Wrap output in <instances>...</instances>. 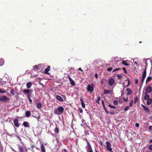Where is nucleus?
I'll use <instances>...</instances> for the list:
<instances>
[{
    "mask_svg": "<svg viewBox=\"0 0 152 152\" xmlns=\"http://www.w3.org/2000/svg\"><path fill=\"white\" fill-rule=\"evenodd\" d=\"M64 110V108L62 106H59L57 108L54 110V113L55 114L60 115L63 113Z\"/></svg>",
    "mask_w": 152,
    "mask_h": 152,
    "instance_id": "1",
    "label": "nucleus"
},
{
    "mask_svg": "<svg viewBox=\"0 0 152 152\" xmlns=\"http://www.w3.org/2000/svg\"><path fill=\"white\" fill-rule=\"evenodd\" d=\"M87 90L88 91H89L91 93L94 91V88L93 86L88 85L87 86Z\"/></svg>",
    "mask_w": 152,
    "mask_h": 152,
    "instance_id": "2",
    "label": "nucleus"
},
{
    "mask_svg": "<svg viewBox=\"0 0 152 152\" xmlns=\"http://www.w3.org/2000/svg\"><path fill=\"white\" fill-rule=\"evenodd\" d=\"M152 91V88L150 86H147L145 90V94L151 93Z\"/></svg>",
    "mask_w": 152,
    "mask_h": 152,
    "instance_id": "3",
    "label": "nucleus"
},
{
    "mask_svg": "<svg viewBox=\"0 0 152 152\" xmlns=\"http://www.w3.org/2000/svg\"><path fill=\"white\" fill-rule=\"evenodd\" d=\"M106 148L109 151H112V148L111 147V145L109 141H107L106 142Z\"/></svg>",
    "mask_w": 152,
    "mask_h": 152,
    "instance_id": "4",
    "label": "nucleus"
},
{
    "mask_svg": "<svg viewBox=\"0 0 152 152\" xmlns=\"http://www.w3.org/2000/svg\"><path fill=\"white\" fill-rule=\"evenodd\" d=\"M9 99V98L5 96H3L0 97V101H2L4 102H5Z\"/></svg>",
    "mask_w": 152,
    "mask_h": 152,
    "instance_id": "5",
    "label": "nucleus"
},
{
    "mask_svg": "<svg viewBox=\"0 0 152 152\" xmlns=\"http://www.w3.org/2000/svg\"><path fill=\"white\" fill-rule=\"evenodd\" d=\"M33 92L32 90L25 89L23 91V92L25 95H27L30 93Z\"/></svg>",
    "mask_w": 152,
    "mask_h": 152,
    "instance_id": "6",
    "label": "nucleus"
},
{
    "mask_svg": "<svg viewBox=\"0 0 152 152\" xmlns=\"http://www.w3.org/2000/svg\"><path fill=\"white\" fill-rule=\"evenodd\" d=\"M114 80L113 78H111L108 80V84L110 86H112L114 84Z\"/></svg>",
    "mask_w": 152,
    "mask_h": 152,
    "instance_id": "7",
    "label": "nucleus"
},
{
    "mask_svg": "<svg viewBox=\"0 0 152 152\" xmlns=\"http://www.w3.org/2000/svg\"><path fill=\"white\" fill-rule=\"evenodd\" d=\"M126 92L127 95H130L132 93V91L131 89L129 88H126Z\"/></svg>",
    "mask_w": 152,
    "mask_h": 152,
    "instance_id": "8",
    "label": "nucleus"
},
{
    "mask_svg": "<svg viewBox=\"0 0 152 152\" xmlns=\"http://www.w3.org/2000/svg\"><path fill=\"white\" fill-rule=\"evenodd\" d=\"M68 79L69 81L70 82V83L73 86H74L75 85V83L74 81L72 79V78L70 77V76L69 75L68 76Z\"/></svg>",
    "mask_w": 152,
    "mask_h": 152,
    "instance_id": "9",
    "label": "nucleus"
},
{
    "mask_svg": "<svg viewBox=\"0 0 152 152\" xmlns=\"http://www.w3.org/2000/svg\"><path fill=\"white\" fill-rule=\"evenodd\" d=\"M50 66H48V67L45 69L44 72L45 73L47 74H49V73L48 72L50 71Z\"/></svg>",
    "mask_w": 152,
    "mask_h": 152,
    "instance_id": "10",
    "label": "nucleus"
},
{
    "mask_svg": "<svg viewBox=\"0 0 152 152\" xmlns=\"http://www.w3.org/2000/svg\"><path fill=\"white\" fill-rule=\"evenodd\" d=\"M32 85V83L31 82H28L26 83V86L27 89H29L31 88Z\"/></svg>",
    "mask_w": 152,
    "mask_h": 152,
    "instance_id": "11",
    "label": "nucleus"
},
{
    "mask_svg": "<svg viewBox=\"0 0 152 152\" xmlns=\"http://www.w3.org/2000/svg\"><path fill=\"white\" fill-rule=\"evenodd\" d=\"M18 148L20 152H24V149L22 146H19ZM26 152H27V150L26 148Z\"/></svg>",
    "mask_w": 152,
    "mask_h": 152,
    "instance_id": "12",
    "label": "nucleus"
},
{
    "mask_svg": "<svg viewBox=\"0 0 152 152\" xmlns=\"http://www.w3.org/2000/svg\"><path fill=\"white\" fill-rule=\"evenodd\" d=\"M41 152H45L46 150L45 146L42 144L41 146Z\"/></svg>",
    "mask_w": 152,
    "mask_h": 152,
    "instance_id": "13",
    "label": "nucleus"
},
{
    "mask_svg": "<svg viewBox=\"0 0 152 152\" xmlns=\"http://www.w3.org/2000/svg\"><path fill=\"white\" fill-rule=\"evenodd\" d=\"M56 97L57 99L60 101H63V99L60 96L57 95L56 96Z\"/></svg>",
    "mask_w": 152,
    "mask_h": 152,
    "instance_id": "14",
    "label": "nucleus"
},
{
    "mask_svg": "<svg viewBox=\"0 0 152 152\" xmlns=\"http://www.w3.org/2000/svg\"><path fill=\"white\" fill-rule=\"evenodd\" d=\"M80 100L81 101L82 107L83 108H85V105L84 102V101L81 98L80 99Z\"/></svg>",
    "mask_w": 152,
    "mask_h": 152,
    "instance_id": "15",
    "label": "nucleus"
},
{
    "mask_svg": "<svg viewBox=\"0 0 152 152\" xmlns=\"http://www.w3.org/2000/svg\"><path fill=\"white\" fill-rule=\"evenodd\" d=\"M25 114L26 117H28L31 115V112L30 111H27L25 112Z\"/></svg>",
    "mask_w": 152,
    "mask_h": 152,
    "instance_id": "16",
    "label": "nucleus"
},
{
    "mask_svg": "<svg viewBox=\"0 0 152 152\" xmlns=\"http://www.w3.org/2000/svg\"><path fill=\"white\" fill-rule=\"evenodd\" d=\"M152 79V77H151L148 76V77L146 79V83H147L149 82Z\"/></svg>",
    "mask_w": 152,
    "mask_h": 152,
    "instance_id": "17",
    "label": "nucleus"
},
{
    "mask_svg": "<svg viewBox=\"0 0 152 152\" xmlns=\"http://www.w3.org/2000/svg\"><path fill=\"white\" fill-rule=\"evenodd\" d=\"M147 104L148 105H150L152 102V99H149L147 100Z\"/></svg>",
    "mask_w": 152,
    "mask_h": 152,
    "instance_id": "18",
    "label": "nucleus"
},
{
    "mask_svg": "<svg viewBox=\"0 0 152 152\" xmlns=\"http://www.w3.org/2000/svg\"><path fill=\"white\" fill-rule=\"evenodd\" d=\"M146 69H145L144 71L143 72V73L142 77L145 78L146 77Z\"/></svg>",
    "mask_w": 152,
    "mask_h": 152,
    "instance_id": "19",
    "label": "nucleus"
},
{
    "mask_svg": "<svg viewBox=\"0 0 152 152\" xmlns=\"http://www.w3.org/2000/svg\"><path fill=\"white\" fill-rule=\"evenodd\" d=\"M149 97V95L148 94H146V95L144 96V99L145 100H146L150 99Z\"/></svg>",
    "mask_w": 152,
    "mask_h": 152,
    "instance_id": "20",
    "label": "nucleus"
},
{
    "mask_svg": "<svg viewBox=\"0 0 152 152\" xmlns=\"http://www.w3.org/2000/svg\"><path fill=\"white\" fill-rule=\"evenodd\" d=\"M42 106V104L41 103H38L37 104V108H38L39 109H40L41 108Z\"/></svg>",
    "mask_w": 152,
    "mask_h": 152,
    "instance_id": "21",
    "label": "nucleus"
},
{
    "mask_svg": "<svg viewBox=\"0 0 152 152\" xmlns=\"http://www.w3.org/2000/svg\"><path fill=\"white\" fill-rule=\"evenodd\" d=\"M4 63V61L3 59L0 58V66H2Z\"/></svg>",
    "mask_w": 152,
    "mask_h": 152,
    "instance_id": "22",
    "label": "nucleus"
},
{
    "mask_svg": "<svg viewBox=\"0 0 152 152\" xmlns=\"http://www.w3.org/2000/svg\"><path fill=\"white\" fill-rule=\"evenodd\" d=\"M56 127L54 129V130L56 133H58L59 132V129L57 127V124H56Z\"/></svg>",
    "mask_w": 152,
    "mask_h": 152,
    "instance_id": "23",
    "label": "nucleus"
},
{
    "mask_svg": "<svg viewBox=\"0 0 152 152\" xmlns=\"http://www.w3.org/2000/svg\"><path fill=\"white\" fill-rule=\"evenodd\" d=\"M110 93V91L109 90H104V94H108Z\"/></svg>",
    "mask_w": 152,
    "mask_h": 152,
    "instance_id": "24",
    "label": "nucleus"
},
{
    "mask_svg": "<svg viewBox=\"0 0 152 152\" xmlns=\"http://www.w3.org/2000/svg\"><path fill=\"white\" fill-rule=\"evenodd\" d=\"M87 149H89L91 148V147L90 145L89 142L87 140Z\"/></svg>",
    "mask_w": 152,
    "mask_h": 152,
    "instance_id": "25",
    "label": "nucleus"
},
{
    "mask_svg": "<svg viewBox=\"0 0 152 152\" xmlns=\"http://www.w3.org/2000/svg\"><path fill=\"white\" fill-rule=\"evenodd\" d=\"M122 64L126 66H127L129 65V64L126 63L125 61H122Z\"/></svg>",
    "mask_w": 152,
    "mask_h": 152,
    "instance_id": "26",
    "label": "nucleus"
},
{
    "mask_svg": "<svg viewBox=\"0 0 152 152\" xmlns=\"http://www.w3.org/2000/svg\"><path fill=\"white\" fill-rule=\"evenodd\" d=\"M6 81H3L1 80L0 82V85H3L6 84Z\"/></svg>",
    "mask_w": 152,
    "mask_h": 152,
    "instance_id": "27",
    "label": "nucleus"
},
{
    "mask_svg": "<svg viewBox=\"0 0 152 152\" xmlns=\"http://www.w3.org/2000/svg\"><path fill=\"white\" fill-rule=\"evenodd\" d=\"M125 81H128V84L126 86V87H129L130 85V82L129 80V79H126Z\"/></svg>",
    "mask_w": 152,
    "mask_h": 152,
    "instance_id": "28",
    "label": "nucleus"
},
{
    "mask_svg": "<svg viewBox=\"0 0 152 152\" xmlns=\"http://www.w3.org/2000/svg\"><path fill=\"white\" fill-rule=\"evenodd\" d=\"M143 108H144V110L147 112H149V110L148 107L145 106L144 107H143Z\"/></svg>",
    "mask_w": 152,
    "mask_h": 152,
    "instance_id": "29",
    "label": "nucleus"
},
{
    "mask_svg": "<svg viewBox=\"0 0 152 152\" xmlns=\"http://www.w3.org/2000/svg\"><path fill=\"white\" fill-rule=\"evenodd\" d=\"M81 125L82 126L84 127V128H86V127H88L89 129H90V127L88 126L87 124H81Z\"/></svg>",
    "mask_w": 152,
    "mask_h": 152,
    "instance_id": "30",
    "label": "nucleus"
},
{
    "mask_svg": "<svg viewBox=\"0 0 152 152\" xmlns=\"http://www.w3.org/2000/svg\"><path fill=\"white\" fill-rule=\"evenodd\" d=\"M34 68L36 70H38L39 69V66L38 65H35L34 66Z\"/></svg>",
    "mask_w": 152,
    "mask_h": 152,
    "instance_id": "31",
    "label": "nucleus"
},
{
    "mask_svg": "<svg viewBox=\"0 0 152 152\" xmlns=\"http://www.w3.org/2000/svg\"><path fill=\"white\" fill-rule=\"evenodd\" d=\"M113 104L116 105H117L118 104V101L116 100H114L113 101Z\"/></svg>",
    "mask_w": 152,
    "mask_h": 152,
    "instance_id": "32",
    "label": "nucleus"
},
{
    "mask_svg": "<svg viewBox=\"0 0 152 152\" xmlns=\"http://www.w3.org/2000/svg\"><path fill=\"white\" fill-rule=\"evenodd\" d=\"M148 149L149 150H150L151 151H152V144L149 145L148 146Z\"/></svg>",
    "mask_w": 152,
    "mask_h": 152,
    "instance_id": "33",
    "label": "nucleus"
},
{
    "mask_svg": "<svg viewBox=\"0 0 152 152\" xmlns=\"http://www.w3.org/2000/svg\"><path fill=\"white\" fill-rule=\"evenodd\" d=\"M128 96H127L126 98H125L124 97L123 98L124 101L125 102H127L128 101Z\"/></svg>",
    "mask_w": 152,
    "mask_h": 152,
    "instance_id": "34",
    "label": "nucleus"
},
{
    "mask_svg": "<svg viewBox=\"0 0 152 152\" xmlns=\"http://www.w3.org/2000/svg\"><path fill=\"white\" fill-rule=\"evenodd\" d=\"M100 99H101V98H100V96H99L98 97L96 101V103H97L98 104H99V103H100L99 101L100 100Z\"/></svg>",
    "mask_w": 152,
    "mask_h": 152,
    "instance_id": "35",
    "label": "nucleus"
},
{
    "mask_svg": "<svg viewBox=\"0 0 152 152\" xmlns=\"http://www.w3.org/2000/svg\"><path fill=\"white\" fill-rule=\"evenodd\" d=\"M87 152H93L92 149V148L89 149H87Z\"/></svg>",
    "mask_w": 152,
    "mask_h": 152,
    "instance_id": "36",
    "label": "nucleus"
},
{
    "mask_svg": "<svg viewBox=\"0 0 152 152\" xmlns=\"http://www.w3.org/2000/svg\"><path fill=\"white\" fill-rule=\"evenodd\" d=\"M117 77L118 79H121V78L122 77V76L121 75H119V74L117 75Z\"/></svg>",
    "mask_w": 152,
    "mask_h": 152,
    "instance_id": "37",
    "label": "nucleus"
},
{
    "mask_svg": "<svg viewBox=\"0 0 152 152\" xmlns=\"http://www.w3.org/2000/svg\"><path fill=\"white\" fill-rule=\"evenodd\" d=\"M31 93H30L27 95V97L28 99L30 98L31 97Z\"/></svg>",
    "mask_w": 152,
    "mask_h": 152,
    "instance_id": "38",
    "label": "nucleus"
},
{
    "mask_svg": "<svg viewBox=\"0 0 152 152\" xmlns=\"http://www.w3.org/2000/svg\"><path fill=\"white\" fill-rule=\"evenodd\" d=\"M10 93L12 95H15L14 91L13 89H12L10 91Z\"/></svg>",
    "mask_w": 152,
    "mask_h": 152,
    "instance_id": "39",
    "label": "nucleus"
},
{
    "mask_svg": "<svg viewBox=\"0 0 152 152\" xmlns=\"http://www.w3.org/2000/svg\"><path fill=\"white\" fill-rule=\"evenodd\" d=\"M129 108L130 107L129 106H126V107L124 109V110L125 111H127L129 109Z\"/></svg>",
    "mask_w": 152,
    "mask_h": 152,
    "instance_id": "40",
    "label": "nucleus"
},
{
    "mask_svg": "<svg viewBox=\"0 0 152 152\" xmlns=\"http://www.w3.org/2000/svg\"><path fill=\"white\" fill-rule=\"evenodd\" d=\"M133 100H132L129 103V105L130 107H132L133 104Z\"/></svg>",
    "mask_w": 152,
    "mask_h": 152,
    "instance_id": "41",
    "label": "nucleus"
},
{
    "mask_svg": "<svg viewBox=\"0 0 152 152\" xmlns=\"http://www.w3.org/2000/svg\"><path fill=\"white\" fill-rule=\"evenodd\" d=\"M121 69V68H116L114 69L113 71V72H114L116 71H117Z\"/></svg>",
    "mask_w": 152,
    "mask_h": 152,
    "instance_id": "42",
    "label": "nucleus"
},
{
    "mask_svg": "<svg viewBox=\"0 0 152 152\" xmlns=\"http://www.w3.org/2000/svg\"><path fill=\"white\" fill-rule=\"evenodd\" d=\"M138 99L137 97H136L134 98V102L135 103H136V102L138 101Z\"/></svg>",
    "mask_w": 152,
    "mask_h": 152,
    "instance_id": "43",
    "label": "nucleus"
},
{
    "mask_svg": "<svg viewBox=\"0 0 152 152\" xmlns=\"http://www.w3.org/2000/svg\"><path fill=\"white\" fill-rule=\"evenodd\" d=\"M122 69L124 71V72L125 74H127V72L126 70V68L125 67H124Z\"/></svg>",
    "mask_w": 152,
    "mask_h": 152,
    "instance_id": "44",
    "label": "nucleus"
},
{
    "mask_svg": "<svg viewBox=\"0 0 152 152\" xmlns=\"http://www.w3.org/2000/svg\"><path fill=\"white\" fill-rule=\"evenodd\" d=\"M14 124H18V119H15L14 120Z\"/></svg>",
    "mask_w": 152,
    "mask_h": 152,
    "instance_id": "45",
    "label": "nucleus"
},
{
    "mask_svg": "<svg viewBox=\"0 0 152 152\" xmlns=\"http://www.w3.org/2000/svg\"><path fill=\"white\" fill-rule=\"evenodd\" d=\"M108 106L110 107H111L112 108H116L114 106H113L111 105H110V104H109L108 105Z\"/></svg>",
    "mask_w": 152,
    "mask_h": 152,
    "instance_id": "46",
    "label": "nucleus"
},
{
    "mask_svg": "<svg viewBox=\"0 0 152 152\" xmlns=\"http://www.w3.org/2000/svg\"><path fill=\"white\" fill-rule=\"evenodd\" d=\"M112 68L111 67L108 68L107 69V71L109 72H110L112 70Z\"/></svg>",
    "mask_w": 152,
    "mask_h": 152,
    "instance_id": "47",
    "label": "nucleus"
},
{
    "mask_svg": "<svg viewBox=\"0 0 152 152\" xmlns=\"http://www.w3.org/2000/svg\"><path fill=\"white\" fill-rule=\"evenodd\" d=\"M78 110H79V111L80 113H82L83 112V110L80 107H79V108Z\"/></svg>",
    "mask_w": 152,
    "mask_h": 152,
    "instance_id": "48",
    "label": "nucleus"
},
{
    "mask_svg": "<svg viewBox=\"0 0 152 152\" xmlns=\"http://www.w3.org/2000/svg\"><path fill=\"white\" fill-rule=\"evenodd\" d=\"M23 125L25 127H29V124H23Z\"/></svg>",
    "mask_w": 152,
    "mask_h": 152,
    "instance_id": "49",
    "label": "nucleus"
},
{
    "mask_svg": "<svg viewBox=\"0 0 152 152\" xmlns=\"http://www.w3.org/2000/svg\"><path fill=\"white\" fill-rule=\"evenodd\" d=\"M135 83L136 84H137L138 83V79L136 78L135 79Z\"/></svg>",
    "mask_w": 152,
    "mask_h": 152,
    "instance_id": "50",
    "label": "nucleus"
},
{
    "mask_svg": "<svg viewBox=\"0 0 152 152\" xmlns=\"http://www.w3.org/2000/svg\"><path fill=\"white\" fill-rule=\"evenodd\" d=\"M145 79V78H143V77H142V79H141V82L142 83H143L144 80Z\"/></svg>",
    "mask_w": 152,
    "mask_h": 152,
    "instance_id": "51",
    "label": "nucleus"
},
{
    "mask_svg": "<svg viewBox=\"0 0 152 152\" xmlns=\"http://www.w3.org/2000/svg\"><path fill=\"white\" fill-rule=\"evenodd\" d=\"M16 137H17L19 139V140L20 141H21V139L20 138V137L19 136H16Z\"/></svg>",
    "mask_w": 152,
    "mask_h": 152,
    "instance_id": "52",
    "label": "nucleus"
},
{
    "mask_svg": "<svg viewBox=\"0 0 152 152\" xmlns=\"http://www.w3.org/2000/svg\"><path fill=\"white\" fill-rule=\"evenodd\" d=\"M95 77L96 78H97L98 77V75L97 74H96L95 75Z\"/></svg>",
    "mask_w": 152,
    "mask_h": 152,
    "instance_id": "53",
    "label": "nucleus"
},
{
    "mask_svg": "<svg viewBox=\"0 0 152 152\" xmlns=\"http://www.w3.org/2000/svg\"><path fill=\"white\" fill-rule=\"evenodd\" d=\"M15 126L17 127H18L20 125V124H15Z\"/></svg>",
    "mask_w": 152,
    "mask_h": 152,
    "instance_id": "54",
    "label": "nucleus"
},
{
    "mask_svg": "<svg viewBox=\"0 0 152 152\" xmlns=\"http://www.w3.org/2000/svg\"><path fill=\"white\" fill-rule=\"evenodd\" d=\"M148 129L149 130L152 129V126H150L148 127Z\"/></svg>",
    "mask_w": 152,
    "mask_h": 152,
    "instance_id": "55",
    "label": "nucleus"
},
{
    "mask_svg": "<svg viewBox=\"0 0 152 152\" xmlns=\"http://www.w3.org/2000/svg\"><path fill=\"white\" fill-rule=\"evenodd\" d=\"M104 79H103L101 81V83L102 84L104 83Z\"/></svg>",
    "mask_w": 152,
    "mask_h": 152,
    "instance_id": "56",
    "label": "nucleus"
},
{
    "mask_svg": "<svg viewBox=\"0 0 152 152\" xmlns=\"http://www.w3.org/2000/svg\"><path fill=\"white\" fill-rule=\"evenodd\" d=\"M102 104L103 106L105 105L104 101L103 100H102Z\"/></svg>",
    "mask_w": 152,
    "mask_h": 152,
    "instance_id": "57",
    "label": "nucleus"
},
{
    "mask_svg": "<svg viewBox=\"0 0 152 152\" xmlns=\"http://www.w3.org/2000/svg\"><path fill=\"white\" fill-rule=\"evenodd\" d=\"M28 99L29 100L30 102L31 103H32V100L30 98Z\"/></svg>",
    "mask_w": 152,
    "mask_h": 152,
    "instance_id": "58",
    "label": "nucleus"
},
{
    "mask_svg": "<svg viewBox=\"0 0 152 152\" xmlns=\"http://www.w3.org/2000/svg\"><path fill=\"white\" fill-rule=\"evenodd\" d=\"M6 92V91L5 90H2L1 93H4Z\"/></svg>",
    "mask_w": 152,
    "mask_h": 152,
    "instance_id": "59",
    "label": "nucleus"
},
{
    "mask_svg": "<svg viewBox=\"0 0 152 152\" xmlns=\"http://www.w3.org/2000/svg\"><path fill=\"white\" fill-rule=\"evenodd\" d=\"M63 151L64 152H68L67 150L65 149H64Z\"/></svg>",
    "mask_w": 152,
    "mask_h": 152,
    "instance_id": "60",
    "label": "nucleus"
},
{
    "mask_svg": "<svg viewBox=\"0 0 152 152\" xmlns=\"http://www.w3.org/2000/svg\"><path fill=\"white\" fill-rule=\"evenodd\" d=\"M105 112L107 113L108 114L109 113V111L107 110L106 109V110H105Z\"/></svg>",
    "mask_w": 152,
    "mask_h": 152,
    "instance_id": "61",
    "label": "nucleus"
},
{
    "mask_svg": "<svg viewBox=\"0 0 152 152\" xmlns=\"http://www.w3.org/2000/svg\"><path fill=\"white\" fill-rule=\"evenodd\" d=\"M135 126L137 127H138L139 126V124H135Z\"/></svg>",
    "mask_w": 152,
    "mask_h": 152,
    "instance_id": "62",
    "label": "nucleus"
},
{
    "mask_svg": "<svg viewBox=\"0 0 152 152\" xmlns=\"http://www.w3.org/2000/svg\"><path fill=\"white\" fill-rule=\"evenodd\" d=\"M149 143H152V139H151V140L149 141Z\"/></svg>",
    "mask_w": 152,
    "mask_h": 152,
    "instance_id": "63",
    "label": "nucleus"
},
{
    "mask_svg": "<svg viewBox=\"0 0 152 152\" xmlns=\"http://www.w3.org/2000/svg\"><path fill=\"white\" fill-rule=\"evenodd\" d=\"M80 71H81L82 72L83 71L80 68H79L78 69Z\"/></svg>",
    "mask_w": 152,
    "mask_h": 152,
    "instance_id": "64",
    "label": "nucleus"
}]
</instances>
